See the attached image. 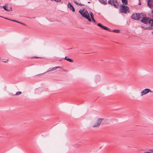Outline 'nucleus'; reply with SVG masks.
Returning a JSON list of instances; mask_svg holds the SVG:
<instances>
[{
	"label": "nucleus",
	"instance_id": "21",
	"mask_svg": "<svg viewBox=\"0 0 153 153\" xmlns=\"http://www.w3.org/2000/svg\"><path fill=\"white\" fill-rule=\"evenodd\" d=\"M22 92L21 91H18L16 92L15 94L13 95H18L21 94Z\"/></svg>",
	"mask_w": 153,
	"mask_h": 153
},
{
	"label": "nucleus",
	"instance_id": "30",
	"mask_svg": "<svg viewBox=\"0 0 153 153\" xmlns=\"http://www.w3.org/2000/svg\"><path fill=\"white\" fill-rule=\"evenodd\" d=\"M34 58H40V57H37V56H34Z\"/></svg>",
	"mask_w": 153,
	"mask_h": 153
},
{
	"label": "nucleus",
	"instance_id": "22",
	"mask_svg": "<svg viewBox=\"0 0 153 153\" xmlns=\"http://www.w3.org/2000/svg\"><path fill=\"white\" fill-rule=\"evenodd\" d=\"M89 13L91 16V18H94V15L91 11H90Z\"/></svg>",
	"mask_w": 153,
	"mask_h": 153
},
{
	"label": "nucleus",
	"instance_id": "33",
	"mask_svg": "<svg viewBox=\"0 0 153 153\" xmlns=\"http://www.w3.org/2000/svg\"><path fill=\"white\" fill-rule=\"evenodd\" d=\"M3 62H7V61H4Z\"/></svg>",
	"mask_w": 153,
	"mask_h": 153
},
{
	"label": "nucleus",
	"instance_id": "12",
	"mask_svg": "<svg viewBox=\"0 0 153 153\" xmlns=\"http://www.w3.org/2000/svg\"><path fill=\"white\" fill-rule=\"evenodd\" d=\"M1 7H3L4 9V10H6V11H10L12 10V8L11 7H10L9 9H8L6 5H4L3 6H1Z\"/></svg>",
	"mask_w": 153,
	"mask_h": 153
},
{
	"label": "nucleus",
	"instance_id": "17",
	"mask_svg": "<svg viewBox=\"0 0 153 153\" xmlns=\"http://www.w3.org/2000/svg\"><path fill=\"white\" fill-rule=\"evenodd\" d=\"M102 28L105 30H108L109 31H111V30H110L109 28L108 27H107L106 26H104L103 25V27H102Z\"/></svg>",
	"mask_w": 153,
	"mask_h": 153
},
{
	"label": "nucleus",
	"instance_id": "6",
	"mask_svg": "<svg viewBox=\"0 0 153 153\" xmlns=\"http://www.w3.org/2000/svg\"><path fill=\"white\" fill-rule=\"evenodd\" d=\"M150 18L146 16V15H145L144 16H143L141 20V22L145 24H147L148 23V22Z\"/></svg>",
	"mask_w": 153,
	"mask_h": 153
},
{
	"label": "nucleus",
	"instance_id": "16",
	"mask_svg": "<svg viewBox=\"0 0 153 153\" xmlns=\"http://www.w3.org/2000/svg\"><path fill=\"white\" fill-rule=\"evenodd\" d=\"M123 5H127L128 4V0H121Z\"/></svg>",
	"mask_w": 153,
	"mask_h": 153
},
{
	"label": "nucleus",
	"instance_id": "9",
	"mask_svg": "<svg viewBox=\"0 0 153 153\" xmlns=\"http://www.w3.org/2000/svg\"><path fill=\"white\" fill-rule=\"evenodd\" d=\"M67 6L68 8L73 12H74L75 11V9L73 6L70 3H68Z\"/></svg>",
	"mask_w": 153,
	"mask_h": 153
},
{
	"label": "nucleus",
	"instance_id": "14",
	"mask_svg": "<svg viewBox=\"0 0 153 153\" xmlns=\"http://www.w3.org/2000/svg\"><path fill=\"white\" fill-rule=\"evenodd\" d=\"M63 59L70 62H74L73 60L72 59L70 58H67V57L66 56L63 58Z\"/></svg>",
	"mask_w": 153,
	"mask_h": 153
},
{
	"label": "nucleus",
	"instance_id": "10",
	"mask_svg": "<svg viewBox=\"0 0 153 153\" xmlns=\"http://www.w3.org/2000/svg\"><path fill=\"white\" fill-rule=\"evenodd\" d=\"M153 4V1L152 0H148L147 6L149 8L152 9L153 5L152 4Z\"/></svg>",
	"mask_w": 153,
	"mask_h": 153
},
{
	"label": "nucleus",
	"instance_id": "27",
	"mask_svg": "<svg viewBox=\"0 0 153 153\" xmlns=\"http://www.w3.org/2000/svg\"><path fill=\"white\" fill-rule=\"evenodd\" d=\"M92 19V21L94 22H96V21L95 20H94V18H91Z\"/></svg>",
	"mask_w": 153,
	"mask_h": 153
},
{
	"label": "nucleus",
	"instance_id": "8",
	"mask_svg": "<svg viewBox=\"0 0 153 153\" xmlns=\"http://www.w3.org/2000/svg\"><path fill=\"white\" fill-rule=\"evenodd\" d=\"M83 15V17L87 19L90 22H91V20L90 18L88 12L87 13V12H85Z\"/></svg>",
	"mask_w": 153,
	"mask_h": 153
},
{
	"label": "nucleus",
	"instance_id": "28",
	"mask_svg": "<svg viewBox=\"0 0 153 153\" xmlns=\"http://www.w3.org/2000/svg\"><path fill=\"white\" fill-rule=\"evenodd\" d=\"M0 17H1L4 18V19H7V20H9V19H8V18H5V17H2V16H0Z\"/></svg>",
	"mask_w": 153,
	"mask_h": 153
},
{
	"label": "nucleus",
	"instance_id": "25",
	"mask_svg": "<svg viewBox=\"0 0 153 153\" xmlns=\"http://www.w3.org/2000/svg\"><path fill=\"white\" fill-rule=\"evenodd\" d=\"M151 152H144L143 153H153V150H149Z\"/></svg>",
	"mask_w": 153,
	"mask_h": 153
},
{
	"label": "nucleus",
	"instance_id": "19",
	"mask_svg": "<svg viewBox=\"0 0 153 153\" xmlns=\"http://www.w3.org/2000/svg\"><path fill=\"white\" fill-rule=\"evenodd\" d=\"M74 2L77 5H80V6L84 5V4H79V3H78L76 1L74 0Z\"/></svg>",
	"mask_w": 153,
	"mask_h": 153
},
{
	"label": "nucleus",
	"instance_id": "26",
	"mask_svg": "<svg viewBox=\"0 0 153 153\" xmlns=\"http://www.w3.org/2000/svg\"><path fill=\"white\" fill-rule=\"evenodd\" d=\"M51 1H53L57 2H59L61 1V0H51Z\"/></svg>",
	"mask_w": 153,
	"mask_h": 153
},
{
	"label": "nucleus",
	"instance_id": "4",
	"mask_svg": "<svg viewBox=\"0 0 153 153\" xmlns=\"http://www.w3.org/2000/svg\"><path fill=\"white\" fill-rule=\"evenodd\" d=\"M108 3L112 6H113L116 8L119 7V5L117 0H108Z\"/></svg>",
	"mask_w": 153,
	"mask_h": 153
},
{
	"label": "nucleus",
	"instance_id": "15",
	"mask_svg": "<svg viewBox=\"0 0 153 153\" xmlns=\"http://www.w3.org/2000/svg\"><path fill=\"white\" fill-rule=\"evenodd\" d=\"M99 1L101 4H107V0H99Z\"/></svg>",
	"mask_w": 153,
	"mask_h": 153
},
{
	"label": "nucleus",
	"instance_id": "34",
	"mask_svg": "<svg viewBox=\"0 0 153 153\" xmlns=\"http://www.w3.org/2000/svg\"><path fill=\"white\" fill-rule=\"evenodd\" d=\"M140 3H141L140 2L139 4V5H140Z\"/></svg>",
	"mask_w": 153,
	"mask_h": 153
},
{
	"label": "nucleus",
	"instance_id": "5",
	"mask_svg": "<svg viewBox=\"0 0 153 153\" xmlns=\"http://www.w3.org/2000/svg\"><path fill=\"white\" fill-rule=\"evenodd\" d=\"M103 120V118H98L95 123L93 125L92 127H96L99 126Z\"/></svg>",
	"mask_w": 153,
	"mask_h": 153
},
{
	"label": "nucleus",
	"instance_id": "31",
	"mask_svg": "<svg viewBox=\"0 0 153 153\" xmlns=\"http://www.w3.org/2000/svg\"><path fill=\"white\" fill-rule=\"evenodd\" d=\"M152 13H153V9H152Z\"/></svg>",
	"mask_w": 153,
	"mask_h": 153
},
{
	"label": "nucleus",
	"instance_id": "29",
	"mask_svg": "<svg viewBox=\"0 0 153 153\" xmlns=\"http://www.w3.org/2000/svg\"><path fill=\"white\" fill-rule=\"evenodd\" d=\"M19 23L21 24L22 25H26L25 24L23 23L20 22V23Z\"/></svg>",
	"mask_w": 153,
	"mask_h": 153
},
{
	"label": "nucleus",
	"instance_id": "20",
	"mask_svg": "<svg viewBox=\"0 0 153 153\" xmlns=\"http://www.w3.org/2000/svg\"><path fill=\"white\" fill-rule=\"evenodd\" d=\"M111 31H112V32H115V33H118L119 32L120 30L118 29H115L112 31L111 30Z\"/></svg>",
	"mask_w": 153,
	"mask_h": 153
},
{
	"label": "nucleus",
	"instance_id": "2",
	"mask_svg": "<svg viewBox=\"0 0 153 153\" xmlns=\"http://www.w3.org/2000/svg\"><path fill=\"white\" fill-rule=\"evenodd\" d=\"M119 10L121 13H126L129 12V8L128 6L124 5L121 4Z\"/></svg>",
	"mask_w": 153,
	"mask_h": 153
},
{
	"label": "nucleus",
	"instance_id": "18",
	"mask_svg": "<svg viewBox=\"0 0 153 153\" xmlns=\"http://www.w3.org/2000/svg\"><path fill=\"white\" fill-rule=\"evenodd\" d=\"M102 28L105 30H108L109 31H111V30H110L109 28L108 27H107L106 26H104L103 25V27H102Z\"/></svg>",
	"mask_w": 153,
	"mask_h": 153
},
{
	"label": "nucleus",
	"instance_id": "24",
	"mask_svg": "<svg viewBox=\"0 0 153 153\" xmlns=\"http://www.w3.org/2000/svg\"><path fill=\"white\" fill-rule=\"evenodd\" d=\"M9 20L19 23H20V22L15 20L9 19Z\"/></svg>",
	"mask_w": 153,
	"mask_h": 153
},
{
	"label": "nucleus",
	"instance_id": "1",
	"mask_svg": "<svg viewBox=\"0 0 153 153\" xmlns=\"http://www.w3.org/2000/svg\"><path fill=\"white\" fill-rule=\"evenodd\" d=\"M144 16L142 13H133L131 16V18L136 20L139 21L141 18L142 16Z\"/></svg>",
	"mask_w": 153,
	"mask_h": 153
},
{
	"label": "nucleus",
	"instance_id": "32",
	"mask_svg": "<svg viewBox=\"0 0 153 153\" xmlns=\"http://www.w3.org/2000/svg\"><path fill=\"white\" fill-rule=\"evenodd\" d=\"M45 73V72L44 73H44ZM44 74V73L42 74H39V75H42V74Z\"/></svg>",
	"mask_w": 153,
	"mask_h": 153
},
{
	"label": "nucleus",
	"instance_id": "36",
	"mask_svg": "<svg viewBox=\"0 0 153 153\" xmlns=\"http://www.w3.org/2000/svg\"><path fill=\"white\" fill-rule=\"evenodd\" d=\"M88 3H90V2H88Z\"/></svg>",
	"mask_w": 153,
	"mask_h": 153
},
{
	"label": "nucleus",
	"instance_id": "3",
	"mask_svg": "<svg viewBox=\"0 0 153 153\" xmlns=\"http://www.w3.org/2000/svg\"><path fill=\"white\" fill-rule=\"evenodd\" d=\"M148 23L150 26V27H145L142 26L141 28L145 30H153V18L151 19V18H150Z\"/></svg>",
	"mask_w": 153,
	"mask_h": 153
},
{
	"label": "nucleus",
	"instance_id": "23",
	"mask_svg": "<svg viewBox=\"0 0 153 153\" xmlns=\"http://www.w3.org/2000/svg\"><path fill=\"white\" fill-rule=\"evenodd\" d=\"M97 25L99 27L102 28L103 26V25H102L101 23H98L97 24Z\"/></svg>",
	"mask_w": 153,
	"mask_h": 153
},
{
	"label": "nucleus",
	"instance_id": "38",
	"mask_svg": "<svg viewBox=\"0 0 153 153\" xmlns=\"http://www.w3.org/2000/svg\"><path fill=\"white\" fill-rule=\"evenodd\" d=\"M139 1H140V0H139Z\"/></svg>",
	"mask_w": 153,
	"mask_h": 153
},
{
	"label": "nucleus",
	"instance_id": "35",
	"mask_svg": "<svg viewBox=\"0 0 153 153\" xmlns=\"http://www.w3.org/2000/svg\"><path fill=\"white\" fill-rule=\"evenodd\" d=\"M61 60H61V59H59V61H61Z\"/></svg>",
	"mask_w": 153,
	"mask_h": 153
},
{
	"label": "nucleus",
	"instance_id": "37",
	"mask_svg": "<svg viewBox=\"0 0 153 153\" xmlns=\"http://www.w3.org/2000/svg\"><path fill=\"white\" fill-rule=\"evenodd\" d=\"M152 33H153V32H152Z\"/></svg>",
	"mask_w": 153,
	"mask_h": 153
},
{
	"label": "nucleus",
	"instance_id": "13",
	"mask_svg": "<svg viewBox=\"0 0 153 153\" xmlns=\"http://www.w3.org/2000/svg\"><path fill=\"white\" fill-rule=\"evenodd\" d=\"M84 10H85V9H84L82 10H80L79 11V13H80L82 15V16H83V15L85 12L88 13V12L87 11V10H86L84 12H83Z\"/></svg>",
	"mask_w": 153,
	"mask_h": 153
},
{
	"label": "nucleus",
	"instance_id": "11",
	"mask_svg": "<svg viewBox=\"0 0 153 153\" xmlns=\"http://www.w3.org/2000/svg\"><path fill=\"white\" fill-rule=\"evenodd\" d=\"M61 67L60 66H56L52 68H50L46 72H49L52 71H54L56 69H57L58 68H60Z\"/></svg>",
	"mask_w": 153,
	"mask_h": 153
},
{
	"label": "nucleus",
	"instance_id": "7",
	"mask_svg": "<svg viewBox=\"0 0 153 153\" xmlns=\"http://www.w3.org/2000/svg\"><path fill=\"white\" fill-rule=\"evenodd\" d=\"M149 92H150L151 93H152V91L150 90V89H148V88L142 90L141 91V96H142L143 95H145L146 94H147L148 93H149Z\"/></svg>",
	"mask_w": 153,
	"mask_h": 153
}]
</instances>
